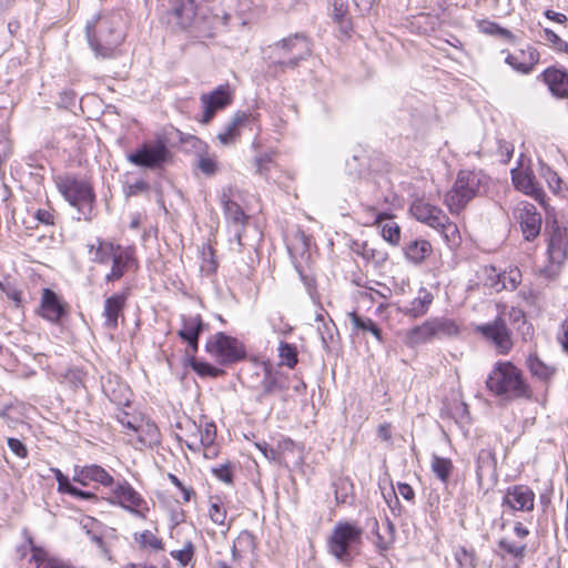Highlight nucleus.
Returning <instances> with one entry per match:
<instances>
[{"instance_id":"obj_53","label":"nucleus","mask_w":568,"mask_h":568,"mask_svg":"<svg viewBox=\"0 0 568 568\" xmlns=\"http://www.w3.org/2000/svg\"><path fill=\"white\" fill-rule=\"evenodd\" d=\"M31 217L39 224L52 226L55 224V212L51 206L38 207L29 211Z\"/></svg>"},{"instance_id":"obj_7","label":"nucleus","mask_w":568,"mask_h":568,"mask_svg":"<svg viewBox=\"0 0 568 568\" xmlns=\"http://www.w3.org/2000/svg\"><path fill=\"white\" fill-rule=\"evenodd\" d=\"M205 352L221 366H230L246 358L245 344L224 332L212 334L205 343Z\"/></svg>"},{"instance_id":"obj_21","label":"nucleus","mask_w":568,"mask_h":568,"mask_svg":"<svg viewBox=\"0 0 568 568\" xmlns=\"http://www.w3.org/2000/svg\"><path fill=\"white\" fill-rule=\"evenodd\" d=\"M73 481L82 486L95 483L103 487H109L114 484V478L102 466L98 464H90L74 467Z\"/></svg>"},{"instance_id":"obj_29","label":"nucleus","mask_w":568,"mask_h":568,"mask_svg":"<svg viewBox=\"0 0 568 568\" xmlns=\"http://www.w3.org/2000/svg\"><path fill=\"white\" fill-rule=\"evenodd\" d=\"M351 250L354 254L361 256L375 267L383 265L388 258L387 252L381 245H375L367 241H354L351 245Z\"/></svg>"},{"instance_id":"obj_27","label":"nucleus","mask_w":568,"mask_h":568,"mask_svg":"<svg viewBox=\"0 0 568 568\" xmlns=\"http://www.w3.org/2000/svg\"><path fill=\"white\" fill-rule=\"evenodd\" d=\"M410 213L416 220L433 229H438L440 222L446 221V214L442 209L423 200H416L410 205Z\"/></svg>"},{"instance_id":"obj_3","label":"nucleus","mask_w":568,"mask_h":568,"mask_svg":"<svg viewBox=\"0 0 568 568\" xmlns=\"http://www.w3.org/2000/svg\"><path fill=\"white\" fill-rule=\"evenodd\" d=\"M87 38L98 58H111L123 40L120 18L115 14L102 16L87 24Z\"/></svg>"},{"instance_id":"obj_50","label":"nucleus","mask_w":568,"mask_h":568,"mask_svg":"<svg viewBox=\"0 0 568 568\" xmlns=\"http://www.w3.org/2000/svg\"><path fill=\"white\" fill-rule=\"evenodd\" d=\"M333 19L338 23L341 31L348 34L351 30V21L347 17V4L343 1L335 0L333 3Z\"/></svg>"},{"instance_id":"obj_31","label":"nucleus","mask_w":568,"mask_h":568,"mask_svg":"<svg viewBox=\"0 0 568 568\" xmlns=\"http://www.w3.org/2000/svg\"><path fill=\"white\" fill-rule=\"evenodd\" d=\"M121 245L97 237L94 242L88 243L87 247L90 260L98 264H108Z\"/></svg>"},{"instance_id":"obj_38","label":"nucleus","mask_w":568,"mask_h":568,"mask_svg":"<svg viewBox=\"0 0 568 568\" xmlns=\"http://www.w3.org/2000/svg\"><path fill=\"white\" fill-rule=\"evenodd\" d=\"M523 303H520L517 307L511 306L508 307L507 305L503 306V310L500 313L496 316L495 320H504L505 316H508L509 320H525L527 316H530V312L528 308L532 306L534 303V296L531 293L521 292L520 293Z\"/></svg>"},{"instance_id":"obj_2","label":"nucleus","mask_w":568,"mask_h":568,"mask_svg":"<svg viewBox=\"0 0 568 568\" xmlns=\"http://www.w3.org/2000/svg\"><path fill=\"white\" fill-rule=\"evenodd\" d=\"M270 50V68L285 72L311 57L312 42L305 33L297 32L274 43Z\"/></svg>"},{"instance_id":"obj_47","label":"nucleus","mask_w":568,"mask_h":568,"mask_svg":"<svg viewBox=\"0 0 568 568\" xmlns=\"http://www.w3.org/2000/svg\"><path fill=\"white\" fill-rule=\"evenodd\" d=\"M125 296L123 294H114L105 300L104 316L108 320H118L124 307Z\"/></svg>"},{"instance_id":"obj_42","label":"nucleus","mask_w":568,"mask_h":568,"mask_svg":"<svg viewBox=\"0 0 568 568\" xmlns=\"http://www.w3.org/2000/svg\"><path fill=\"white\" fill-rule=\"evenodd\" d=\"M432 302V293L426 290H420L418 296L409 303L406 314L413 317H420L426 314Z\"/></svg>"},{"instance_id":"obj_18","label":"nucleus","mask_w":568,"mask_h":568,"mask_svg":"<svg viewBox=\"0 0 568 568\" xmlns=\"http://www.w3.org/2000/svg\"><path fill=\"white\" fill-rule=\"evenodd\" d=\"M514 216L519 222L525 240H535L541 230V216L536 206L529 202L521 201L514 209Z\"/></svg>"},{"instance_id":"obj_10","label":"nucleus","mask_w":568,"mask_h":568,"mask_svg":"<svg viewBox=\"0 0 568 568\" xmlns=\"http://www.w3.org/2000/svg\"><path fill=\"white\" fill-rule=\"evenodd\" d=\"M110 487L109 504L119 506L139 518H148L149 503L126 479L114 480Z\"/></svg>"},{"instance_id":"obj_16","label":"nucleus","mask_w":568,"mask_h":568,"mask_svg":"<svg viewBox=\"0 0 568 568\" xmlns=\"http://www.w3.org/2000/svg\"><path fill=\"white\" fill-rule=\"evenodd\" d=\"M196 10L195 0H169L166 22L174 29L185 30L193 24Z\"/></svg>"},{"instance_id":"obj_58","label":"nucleus","mask_w":568,"mask_h":568,"mask_svg":"<svg viewBox=\"0 0 568 568\" xmlns=\"http://www.w3.org/2000/svg\"><path fill=\"white\" fill-rule=\"evenodd\" d=\"M284 387L277 382V378L273 376L271 373H267L264 379L262 381V393L261 397L273 394L276 390H281Z\"/></svg>"},{"instance_id":"obj_14","label":"nucleus","mask_w":568,"mask_h":568,"mask_svg":"<svg viewBox=\"0 0 568 568\" xmlns=\"http://www.w3.org/2000/svg\"><path fill=\"white\" fill-rule=\"evenodd\" d=\"M476 331L487 343L494 346L499 355H507L513 349V332L506 325V322H486L478 325Z\"/></svg>"},{"instance_id":"obj_19","label":"nucleus","mask_w":568,"mask_h":568,"mask_svg":"<svg viewBox=\"0 0 568 568\" xmlns=\"http://www.w3.org/2000/svg\"><path fill=\"white\" fill-rule=\"evenodd\" d=\"M248 128L251 131H258L257 118L253 113L239 111L232 120L225 125V129L217 134L219 141L223 145L232 144L241 133V129Z\"/></svg>"},{"instance_id":"obj_56","label":"nucleus","mask_w":568,"mask_h":568,"mask_svg":"<svg viewBox=\"0 0 568 568\" xmlns=\"http://www.w3.org/2000/svg\"><path fill=\"white\" fill-rule=\"evenodd\" d=\"M168 478L181 491L183 504H187L195 498L196 493L192 486L183 484L174 474L171 473L168 474Z\"/></svg>"},{"instance_id":"obj_57","label":"nucleus","mask_w":568,"mask_h":568,"mask_svg":"<svg viewBox=\"0 0 568 568\" xmlns=\"http://www.w3.org/2000/svg\"><path fill=\"white\" fill-rule=\"evenodd\" d=\"M544 39L550 43L554 50L568 53V42L564 41L556 32L546 28L542 31Z\"/></svg>"},{"instance_id":"obj_46","label":"nucleus","mask_w":568,"mask_h":568,"mask_svg":"<svg viewBox=\"0 0 568 568\" xmlns=\"http://www.w3.org/2000/svg\"><path fill=\"white\" fill-rule=\"evenodd\" d=\"M448 246H456L459 244L460 234L457 225L452 222L446 215V221L440 222L439 227L436 229Z\"/></svg>"},{"instance_id":"obj_15","label":"nucleus","mask_w":568,"mask_h":568,"mask_svg":"<svg viewBox=\"0 0 568 568\" xmlns=\"http://www.w3.org/2000/svg\"><path fill=\"white\" fill-rule=\"evenodd\" d=\"M536 494L528 485L516 484L506 488L501 507L511 513H531L535 509Z\"/></svg>"},{"instance_id":"obj_59","label":"nucleus","mask_w":568,"mask_h":568,"mask_svg":"<svg viewBox=\"0 0 568 568\" xmlns=\"http://www.w3.org/2000/svg\"><path fill=\"white\" fill-rule=\"evenodd\" d=\"M213 475L220 479L221 481L225 484H232L234 471L233 466L230 463L220 465L219 467H215L212 469Z\"/></svg>"},{"instance_id":"obj_13","label":"nucleus","mask_w":568,"mask_h":568,"mask_svg":"<svg viewBox=\"0 0 568 568\" xmlns=\"http://www.w3.org/2000/svg\"><path fill=\"white\" fill-rule=\"evenodd\" d=\"M514 536H503L497 545L499 554L503 558H510L515 561L523 562L529 549L527 538L530 530L521 521H515L513 526Z\"/></svg>"},{"instance_id":"obj_48","label":"nucleus","mask_w":568,"mask_h":568,"mask_svg":"<svg viewBox=\"0 0 568 568\" xmlns=\"http://www.w3.org/2000/svg\"><path fill=\"white\" fill-rule=\"evenodd\" d=\"M196 168L206 176L214 175L219 170L217 156L209 152L197 155Z\"/></svg>"},{"instance_id":"obj_52","label":"nucleus","mask_w":568,"mask_h":568,"mask_svg":"<svg viewBox=\"0 0 568 568\" xmlns=\"http://www.w3.org/2000/svg\"><path fill=\"white\" fill-rule=\"evenodd\" d=\"M0 291L6 295V297L12 302L16 308H20L23 305V293L19 290L14 284L10 282H1L0 281Z\"/></svg>"},{"instance_id":"obj_6","label":"nucleus","mask_w":568,"mask_h":568,"mask_svg":"<svg viewBox=\"0 0 568 568\" xmlns=\"http://www.w3.org/2000/svg\"><path fill=\"white\" fill-rule=\"evenodd\" d=\"M363 529L355 523L338 521L327 538L328 552L342 562L353 560L352 550L362 542Z\"/></svg>"},{"instance_id":"obj_34","label":"nucleus","mask_w":568,"mask_h":568,"mask_svg":"<svg viewBox=\"0 0 568 568\" xmlns=\"http://www.w3.org/2000/svg\"><path fill=\"white\" fill-rule=\"evenodd\" d=\"M207 517L210 520L226 534L231 528V521L227 519V509L220 497L213 496L209 499Z\"/></svg>"},{"instance_id":"obj_62","label":"nucleus","mask_w":568,"mask_h":568,"mask_svg":"<svg viewBox=\"0 0 568 568\" xmlns=\"http://www.w3.org/2000/svg\"><path fill=\"white\" fill-rule=\"evenodd\" d=\"M8 446L11 449V452L18 456L19 458H27L28 457V448L27 446L18 438H9L8 439Z\"/></svg>"},{"instance_id":"obj_63","label":"nucleus","mask_w":568,"mask_h":568,"mask_svg":"<svg viewBox=\"0 0 568 568\" xmlns=\"http://www.w3.org/2000/svg\"><path fill=\"white\" fill-rule=\"evenodd\" d=\"M272 163V156L270 154H262L255 160L256 173L260 175H265L270 170V164Z\"/></svg>"},{"instance_id":"obj_39","label":"nucleus","mask_w":568,"mask_h":568,"mask_svg":"<svg viewBox=\"0 0 568 568\" xmlns=\"http://www.w3.org/2000/svg\"><path fill=\"white\" fill-rule=\"evenodd\" d=\"M526 366L531 376L542 382H549L556 373V367L545 363L536 353L528 355Z\"/></svg>"},{"instance_id":"obj_35","label":"nucleus","mask_w":568,"mask_h":568,"mask_svg":"<svg viewBox=\"0 0 568 568\" xmlns=\"http://www.w3.org/2000/svg\"><path fill=\"white\" fill-rule=\"evenodd\" d=\"M256 548V537L248 530H242L233 541L232 556L234 559H241L254 555Z\"/></svg>"},{"instance_id":"obj_5","label":"nucleus","mask_w":568,"mask_h":568,"mask_svg":"<svg viewBox=\"0 0 568 568\" xmlns=\"http://www.w3.org/2000/svg\"><path fill=\"white\" fill-rule=\"evenodd\" d=\"M115 418L122 425L129 444L134 448L142 450L160 444L161 432L158 425L149 417L120 410Z\"/></svg>"},{"instance_id":"obj_54","label":"nucleus","mask_w":568,"mask_h":568,"mask_svg":"<svg viewBox=\"0 0 568 568\" xmlns=\"http://www.w3.org/2000/svg\"><path fill=\"white\" fill-rule=\"evenodd\" d=\"M455 559L460 568H476L477 556L474 549L460 547L455 552Z\"/></svg>"},{"instance_id":"obj_32","label":"nucleus","mask_w":568,"mask_h":568,"mask_svg":"<svg viewBox=\"0 0 568 568\" xmlns=\"http://www.w3.org/2000/svg\"><path fill=\"white\" fill-rule=\"evenodd\" d=\"M542 78L552 94L559 98L568 97V73L560 69L548 68Z\"/></svg>"},{"instance_id":"obj_1","label":"nucleus","mask_w":568,"mask_h":568,"mask_svg":"<svg viewBox=\"0 0 568 568\" xmlns=\"http://www.w3.org/2000/svg\"><path fill=\"white\" fill-rule=\"evenodd\" d=\"M487 390L500 399L510 402L530 399L532 390L524 372L510 361H498L490 369L486 382Z\"/></svg>"},{"instance_id":"obj_49","label":"nucleus","mask_w":568,"mask_h":568,"mask_svg":"<svg viewBox=\"0 0 568 568\" xmlns=\"http://www.w3.org/2000/svg\"><path fill=\"white\" fill-rule=\"evenodd\" d=\"M478 28L483 33L500 37L508 40L509 42L515 41L514 33L508 29L500 27L496 22L483 20L478 23Z\"/></svg>"},{"instance_id":"obj_44","label":"nucleus","mask_w":568,"mask_h":568,"mask_svg":"<svg viewBox=\"0 0 568 568\" xmlns=\"http://www.w3.org/2000/svg\"><path fill=\"white\" fill-rule=\"evenodd\" d=\"M187 364L201 377H217L223 372L219 367L195 358V354L187 355Z\"/></svg>"},{"instance_id":"obj_55","label":"nucleus","mask_w":568,"mask_h":568,"mask_svg":"<svg viewBox=\"0 0 568 568\" xmlns=\"http://www.w3.org/2000/svg\"><path fill=\"white\" fill-rule=\"evenodd\" d=\"M382 236L390 245L396 246L400 240V227L394 221H387L382 225Z\"/></svg>"},{"instance_id":"obj_8","label":"nucleus","mask_w":568,"mask_h":568,"mask_svg":"<svg viewBox=\"0 0 568 568\" xmlns=\"http://www.w3.org/2000/svg\"><path fill=\"white\" fill-rule=\"evenodd\" d=\"M55 184L64 199L78 209V220H89L94 202V194L90 184L71 175L58 176Z\"/></svg>"},{"instance_id":"obj_12","label":"nucleus","mask_w":568,"mask_h":568,"mask_svg":"<svg viewBox=\"0 0 568 568\" xmlns=\"http://www.w3.org/2000/svg\"><path fill=\"white\" fill-rule=\"evenodd\" d=\"M126 158L130 163L136 166L158 170L171 160V152L163 140H156L143 143Z\"/></svg>"},{"instance_id":"obj_51","label":"nucleus","mask_w":568,"mask_h":568,"mask_svg":"<svg viewBox=\"0 0 568 568\" xmlns=\"http://www.w3.org/2000/svg\"><path fill=\"white\" fill-rule=\"evenodd\" d=\"M539 175L547 182L548 187L554 193H559L561 191L562 180L550 166L541 163Z\"/></svg>"},{"instance_id":"obj_9","label":"nucleus","mask_w":568,"mask_h":568,"mask_svg":"<svg viewBox=\"0 0 568 568\" xmlns=\"http://www.w3.org/2000/svg\"><path fill=\"white\" fill-rule=\"evenodd\" d=\"M186 430L178 438L190 450H203V456L207 459L217 457L220 449L216 444V426L213 423H205L204 426H197L193 420L185 423Z\"/></svg>"},{"instance_id":"obj_24","label":"nucleus","mask_w":568,"mask_h":568,"mask_svg":"<svg viewBox=\"0 0 568 568\" xmlns=\"http://www.w3.org/2000/svg\"><path fill=\"white\" fill-rule=\"evenodd\" d=\"M220 202L223 206L225 217L229 222L233 223L236 227L234 231V239L239 246H243L242 243V229L247 219L241 206L231 199L230 190H223Z\"/></svg>"},{"instance_id":"obj_30","label":"nucleus","mask_w":568,"mask_h":568,"mask_svg":"<svg viewBox=\"0 0 568 568\" xmlns=\"http://www.w3.org/2000/svg\"><path fill=\"white\" fill-rule=\"evenodd\" d=\"M373 534L375 536L374 546L379 555H385L394 545L395 541V526L386 518L379 526L375 521Z\"/></svg>"},{"instance_id":"obj_41","label":"nucleus","mask_w":568,"mask_h":568,"mask_svg":"<svg viewBox=\"0 0 568 568\" xmlns=\"http://www.w3.org/2000/svg\"><path fill=\"white\" fill-rule=\"evenodd\" d=\"M195 545L191 539H186L183 542L182 548L170 551V556L178 562L182 568L194 565L195 559Z\"/></svg>"},{"instance_id":"obj_22","label":"nucleus","mask_w":568,"mask_h":568,"mask_svg":"<svg viewBox=\"0 0 568 568\" xmlns=\"http://www.w3.org/2000/svg\"><path fill=\"white\" fill-rule=\"evenodd\" d=\"M69 314V304L55 292L43 288L40 303V315L44 320H61Z\"/></svg>"},{"instance_id":"obj_43","label":"nucleus","mask_w":568,"mask_h":568,"mask_svg":"<svg viewBox=\"0 0 568 568\" xmlns=\"http://www.w3.org/2000/svg\"><path fill=\"white\" fill-rule=\"evenodd\" d=\"M280 366L294 369L298 363V351L296 345L281 342L278 345Z\"/></svg>"},{"instance_id":"obj_64","label":"nucleus","mask_w":568,"mask_h":568,"mask_svg":"<svg viewBox=\"0 0 568 568\" xmlns=\"http://www.w3.org/2000/svg\"><path fill=\"white\" fill-rule=\"evenodd\" d=\"M11 154V142L9 140V131L0 129V155L6 159Z\"/></svg>"},{"instance_id":"obj_20","label":"nucleus","mask_w":568,"mask_h":568,"mask_svg":"<svg viewBox=\"0 0 568 568\" xmlns=\"http://www.w3.org/2000/svg\"><path fill=\"white\" fill-rule=\"evenodd\" d=\"M134 548L144 556L158 555L165 551V541L158 527L142 529L132 535Z\"/></svg>"},{"instance_id":"obj_28","label":"nucleus","mask_w":568,"mask_h":568,"mask_svg":"<svg viewBox=\"0 0 568 568\" xmlns=\"http://www.w3.org/2000/svg\"><path fill=\"white\" fill-rule=\"evenodd\" d=\"M201 102L204 108L202 122L206 124L213 119L217 110L223 109L230 104L231 95L229 92V87L221 85L209 94H202Z\"/></svg>"},{"instance_id":"obj_40","label":"nucleus","mask_w":568,"mask_h":568,"mask_svg":"<svg viewBox=\"0 0 568 568\" xmlns=\"http://www.w3.org/2000/svg\"><path fill=\"white\" fill-rule=\"evenodd\" d=\"M432 471L442 483L447 484L454 471V464L450 458L434 455L430 462Z\"/></svg>"},{"instance_id":"obj_61","label":"nucleus","mask_w":568,"mask_h":568,"mask_svg":"<svg viewBox=\"0 0 568 568\" xmlns=\"http://www.w3.org/2000/svg\"><path fill=\"white\" fill-rule=\"evenodd\" d=\"M377 437L388 446L393 445V425L389 422L382 423L376 428Z\"/></svg>"},{"instance_id":"obj_4","label":"nucleus","mask_w":568,"mask_h":568,"mask_svg":"<svg viewBox=\"0 0 568 568\" xmlns=\"http://www.w3.org/2000/svg\"><path fill=\"white\" fill-rule=\"evenodd\" d=\"M487 183L488 176L481 171H459L453 187L444 196V204L449 213L459 214L475 196L480 194Z\"/></svg>"},{"instance_id":"obj_23","label":"nucleus","mask_w":568,"mask_h":568,"mask_svg":"<svg viewBox=\"0 0 568 568\" xmlns=\"http://www.w3.org/2000/svg\"><path fill=\"white\" fill-rule=\"evenodd\" d=\"M511 180L515 185V187L534 197L537 202H539L540 205L545 206V197L546 194L542 191L541 187H539L538 183L536 182V178L530 170H520V169H514L511 170Z\"/></svg>"},{"instance_id":"obj_36","label":"nucleus","mask_w":568,"mask_h":568,"mask_svg":"<svg viewBox=\"0 0 568 568\" xmlns=\"http://www.w3.org/2000/svg\"><path fill=\"white\" fill-rule=\"evenodd\" d=\"M432 252V244L423 239L413 240L404 246L405 257L415 265L422 264Z\"/></svg>"},{"instance_id":"obj_26","label":"nucleus","mask_w":568,"mask_h":568,"mask_svg":"<svg viewBox=\"0 0 568 568\" xmlns=\"http://www.w3.org/2000/svg\"><path fill=\"white\" fill-rule=\"evenodd\" d=\"M540 54L538 50L531 45L526 49H520L515 53H508L505 62L509 64L515 71L521 74H529L538 63Z\"/></svg>"},{"instance_id":"obj_37","label":"nucleus","mask_w":568,"mask_h":568,"mask_svg":"<svg viewBox=\"0 0 568 568\" xmlns=\"http://www.w3.org/2000/svg\"><path fill=\"white\" fill-rule=\"evenodd\" d=\"M203 331V322H184L183 327L179 329V337L187 343L185 354H196L199 349V337Z\"/></svg>"},{"instance_id":"obj_17","label":"nucleus","mask_w":568,"mask_h":568,"mask_svg":"<svg viewBox=\"0 0 568 568\" xmlns=\"http://www.w3.org/2000/svg\"><path fill=\"white\" fill-rule=\"evenodd\" d=\"M549 230L548 255L552 264L561 265L568 257V229L554 220H547Z\"/></svg>"},{"instance_id":"obj_45","label":"nucleus","mask_w":568,"mask_h":568,"mask_svg":"<svg viewBox=\"0 0 568 568\" xmlns=\"http://www.w3.org/2000/svg\"><path fill=\"white\" fill-rule=\"evenodd\" d=\"M335 501L337 505L346 504L354 495V485L347 477H341L334 483Z\"/></svg>"},{"instance_id":"obj_33","label":"nucleus","mask_w":568,"mask_h":568,"mask_svg":"<svg viewBox=\"0 0 568 568\" xmlns=\"http://www.w3.org/2000/svg\"><path fill=\"white\" fill-rule=\"evenodd\" d=\"M453 326L454 322H423L422 325L416 326L409 332L407 339L408 344L415 345L426 342L434 336L438 329L445 331L446 325Z\"/></svg>"},{"instance_id":"obj_25","label":"nucleus","mask_w":568,"mask_h":568,"mask_svg":"<svg viewBox=\"0 0 568 568\" xmlns=\"http://www.w3.org/2000/svg\"><path fill=\"white\" fill-rule=\"evenodd\" d=\"M111 261V270L105 275L108 283L119 281L126 271L136 266L135 250L132 246H120Z\"/></svg>"},{"instance_id":"obj_11","label":"nucleus","mask_w":568,"mask_h":568,"mask_svg":"<svg viewBox=\"0 0 568 568\" xmlns=\"http://www.w3.org/2000/svg\"><path fill=\"white\" fill-rule=\"evenodd\" d=\"M477 284L496 293L503 290H515L521 282V273L518 267L498 271L493 265H481L476 271Z\"/></svg>"},{"instance_id":"obj_60","label":"nucleus","mask_w":568,"mask_h":568,"mask_svg":"<svg viewBox=\"0 0 568 568\" xmlns=\"http://www.w3.org/2000/svg\"><path fill=\"white\" fill-rule=\"evenodd\" d=\"M52 471L54 474V477L57 479V483H58V491L61 493V494H68V495H72L75 486H73L69 478L62 474V471L58 468H52Z\"/></svg>"}]
</instances>
